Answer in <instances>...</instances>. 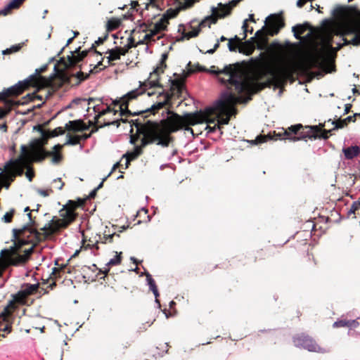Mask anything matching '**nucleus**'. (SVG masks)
I'll list each match as a JSON object with an SVG mask.
<instances>
[{
    "label": "nucleus",
    "mask_w": 360,
    "mask_h": 360,
    "mask_svg": "<svg viewBox=\"0 0 360 360\" xmlns=\"http://www.w3.org/2000/svg\"><path fill=\"white\" fill-rule=\"evenodd\" d=\"M27 297H28L22 290L18 291L16 294L13 295V299L18 305L25 304Z\"/></svg>",
    "instance_id": "31"
},
{
    "label": "nucleus",
    "mask_w": 360,
    "mask_h": 360,
    "mask_svg": "<svg viewBox=\"0 0 360 360\" xmlns=\"http://www.w3.org/2000/svg\"><path fill=\"white\" fill-rule=\"evenodd\" d=\"M108 37V34L103 37H99L88 50L81 51V47L76 49L74 51H71V56H68L66 59L64 58H60V63H64L66 68H72L77 65L86 57H89V60L91 57H96V60H98L99 57L103 56V51H97L96 47L103 44Z\"/></svg>",
    "instance_id": "11"
},
{
    "label": "nucleus",
    "mask_w": 360,
    "mask_h": 360,
    "mask_svg": "<svg viewBox=\"0 0 360 360\" xmlns=\"http://www.w3.org/2000/svg\"><path fill=\"white\" fill-rule=\"evenodd\" d=\"M198 0H185L184 3L179 2V8L181 9H186L191 8Z\"/></svg>",
    "instance_id": "44"
},
{
    "label": "nucleus",
    "mask_w": 360,
    "mask_h": 360,
    "mask_svg": "<svg viewBox=\"0 0 360 360\" xmlns=\"http://www.w3.org/2000/svg\"><path fill=\"white\" fill-rule=\"evenodd\" d=\"M137 134L131 136L130 139V143L132 144H135V143L139 139V134L136 132Z\"/></svg>",
    "instance_id": "62"
},
{
    "label": "nucleus",
    "mask_w": 360,
    "mask_h": 360,
    "mask_svg": "<svg viewBox=\"0 0 360 360\" xmlns=\"http://www.w3.org/2000/svg\"><path fill=\"white\" fill-rule=\"evenodd\" d=\"M15 213V210L12 208L9 212H6L2 217V220L5 223H11L13 221V216Z\"/></svg>",
    "instance_id": "43"
},
{
    "label": "nucleus",
    "mask_w": 360,
    "mask_h": 360,
    "mask_svg": "<svg viewBox=\"0 0 360 360\" xmlns=\"http://www.w3.org/2000/svg\"><path fill=\"white\" fill-rule=\"evenodd\" d=\"M292 342L296 347L302 348L311 352L324 353L326 350L319 346L309 335L305 333L297 334L292 338Z\"/></svg>",
    "instance_id": "16"
},
{
    "label": "nucleus",
    "mask_w": 360,
    "mask_h": 360,
    "mask_svg": "<svg viewBox=\"0 0 360 360\" xmlns=\"http://www.w3.org/2000/svg\"><path fill=\"white\" fill-rule=\"evenodd\" d=\"M239 43H240V39L237 36H235L233 39L229 40V49L231 51H236Z\"/></svg>",
    "instance_id": "40"
},
{
    "label": "nucleus",
    "mask_w": 360,
    "mask_h": 360,
    "mask_svg": "<svg viewBox=\"0 0 360 360\" xmlns=\"http://www.w3.org/2000/svg\"><path fill=\"white\" fill-rule=\"evenodd\" d=\"M37 127L38 131L41 132L42 138L34 140L30 144V148L25 145H22L20 146V155L16 159L9 161L13 178H15L16 176H22L24 174V168L35 162V159L40 154L37 151L40 150V149L46 151L44 146L47 144L48 139H49L47 136V132L40 125H38Z\"/></svg>",
    "instance_id": "7"
},
{
    "label": "nucleus",
    "mask_w": 360,
    "mask_h": 360,
    "mask_svg": "<svg viewBox=\"0 0 360 360\" xmlns=\"http://www.w3.org/2000/svg\"><path fill=\"white\" fill-rule=\"evenodd\" d=\"M285 26L284 18L280 15H271L266 19V25L263 27L262 29L257 30L254 37L250 39L252 41L257 39L260 41V44L257 45V49H263L262 43H266L267 41V35L274 36L277 34L281 29Z\"/></svg>",
    "instance_id": "14"
},
{
    "label": "nucleus",
    "mask_w": 360,
    "mask_h": 360,
    "mask_svg": "<svg viewBox=\"0 0 360 360\" xmlns=\"http://www.w3.org/2000/svg\"><path fill=\"white\" fill-rule=\"evenodd\" d=\"M311 27L310 25L307 22L304 24H298L295 26L292 27V32L295 37L297 39H301L303 41L308 40L311 37V33H308L305 37H302L301 35L303 34L308 29Z\"/></svg>",
    "instance_id": "22"
},
{
    "label": "nucleus",
    "mask_w": 360,
    "mask_h": 360,
    "mask_svg": "<svg viewBox=\"0 0 360 360\" xmlns=\"http://www.w3.org/2000/svg\"><path fill=\"white\" fill-rule=\"evenodd\" d=\"M25 0H12L3 8V13L8 15L13 9L18 8Z\"/></svg>",
    "instance_id": "28"
},
{
    "label": "nucleus",
    "mask_w": 360,
    "mask_h": 360,
    "mask_svg": "<svg viewBox=\"0 0 360 360\" xmlns=\"http://www.w3.org/2000/svg\"><path fill=\"white\" fill-rule=\"evenodd\" d=\"M239 1V0H231L229 2V4H226L228 8H226L225 9L228 10V12H231V10L237 6Z\"/></svg>",
    "instance_id": "53"
},
{
    "label": "nucleus",
    "mask_w": 360,
    "mask_h": 360,
    "mask_svg": "<svg viewBox=\"0 0 360 360\" xmlns=\"http://www.w3.org/2000/svg\"><path fill=\"white\" fill-rule=\"evenodd\" d=\"M122 252H116V255L114 258L110 259V261L107 263L108 266H112L115 265H119L122 262Z\"/></svg>",
    "instance_id": "37"
},
{
    "label": "nucleus",
    "mask_w": 360,
    "mask_h": 360,
    "mask_svg": "<svg viewBox=\"0 0 360 360\" xmlns=\"http://www.w3.org/2000/svg\"><path fill=\"white\" fill-rule=\"evenodd\" d=\"M160 1H162V0H149V3L146 4V8L148 9L149 6L158 8L160 7Z\"/></svg>",
    "instance_id": "50"
},
{
    "label": "nucleus",
    "mask_w": 360,
    "mask_h": 360,
    "mask_svg": "<svg viewBox=\"0 0 360 360\" xmlns=\"http://www.w3.org/2000/svg\"><path fill=\"white\" fill-rule=\"evenodd\" d=\"M167 58L168 53H162L158 65L150 73L148 79L141 83L139 88L112 101L114 107L120 105L121 116L155 115L172 100L186 99L188 93L184 78L169 79L168 91H165L160 83V76L167 68Z\"/></svg>",
    "instance_id": "2"
},
{
    "label": "nucleus",
    "mask_w": 360,
    "mask_h": 360,
    "mask_svg": "<svg viewBox=\"0 0 360 360\" xmlns=\"http://www.w3.org/2000/svg\"><path fill=\"white\" fill-rule=\"evenodd\" d=\"M94 124L91 121H89V124L87 125L84 122L83 120H73V121H69L65 124V128L66 130H68L69 131H73V132L83 131L85 130H88L89 129V127L92 126Z\"/></svg>",
    "instance_id": "21"
},
{
    "label": "nucleus",
    "mask_w": 360,
    "mask_h": 360,
    "mask_svg": "<svg viewBox=\"0 0 360 360\" xmlns=\"http://www.w3.org/2000/svg\"><path fill=\"white\" fill-rule=\"evenodd\" d=\"M359 325V323L355 320H339L333 323V327H348V328H356Z\"/></svg>",
    "instance_id": "25"
},
{
    "label": "nucleus",
    "mask_w": 360,
    "mask_h": 360,
    "mask_svg": "<svg viewBox=\"0 0 360 360\" xmlns=\"http://www.w3.org/2000/svg\"><path fill=\"white\" fill-rule=\"evenodd\" d=\"M127 116H121L120 109L115 110V108H112L111 105L108 106L105 110H103L95 116L96 124L94 125L90 133L94 134L98 130V128L103 127L105 126L116 125L118 127L120 125V122H128Z\"/></svg>",
    "instance_id": "12"
},
{
    "label": "nucleus",
    "mask_w": 360,
    "mask_h": 360,
    "mask_svg": "<svg viewBox=\"0 0 360 360\" xmlns=\"http://www.w3.org/2000/svg\"><path fill=\"white\" fill-rule=\"evenodd\" d=\"M140 116L128 122L137 129V133L141 134L142 138L139 146H135L134 150L123 155V158H126L125 169L129 167L131 161L136 160L143 153V149L146 146L155 144L162 148L169 147L174 141V137L172 134L179 131L171 115L160 121L146 120L148 115Z\"/></svg>",
    "instance_id": "3"
},
{
    "label": "nucleus",
    "mask_w": 360,
    "mask_h": 360,
    "mask_svg": "<svg viewBox=\"0 0 360 360\" xmlns=\"http://www.w3.org/2000/svg\"><path fill=\"white\" fill-rule=\"evenodd\" d=\"M30 165H29V166L25 167L24 169H27V172H25V176L30 181H32L34 176V172L33 171V169H32Z\"/></svg>",
    "instance_id": "46"
},
{
    "label": "nucleus",
    "mask_w": 360,
    "mask_h": 360,
    "mask_svg": "<svg viewBox=\"0 0 360 360\" xmlns=\"http://www.w3.org/2000/svg\"><path fill=\"white\" fill-rule=\"evenodd\" d=\"M70 267L68 264H61L58 267H54L52 271V276L54 278L61 277L63 274H71Z\"/></svg>",
    "instance_id": "26"
},
{
    "label": "nucleus",
    "mask_w": 360,
    "mask_h": 360,
    "mask_svg": "<svg viewBox=\"0 0 360 360\" xmlns=\"http://www.w3.org/2000/svg\"><path fill=\"white\" fill-rule=\"evenodd\" d=\"M253 61L250 76L238 63L226 65L224 69L214 72L230 92L224 93L214 106L204 112L197 111L183 115L167 110V113L172 115L179 131L184 129L193 134L190 126L204 122L214 123L216 119L219 127L228 124L231 117L237 112L236 104L248 102L252 100V95L266 88L282 89L293 75L292 68L274 66L268 61L264 53H261Z\"/></svg>",
    "instance_id": "1"
},
{
    "label": "nucleus",
    "mask_w": 360,
    "mask_h": 360,
    "mask_svg": "<svg viewBox=\"0 0 360 360\" xmlns=\"http://www.w3.org/2000/svg\"><path fill=\"white\" fill-rule=\"evenodd\" d=\"M169 25L168 18L162 16L161 18L155 24L153 22H143L136 28L132 30V33L146 32H149L143 36L142 39H139L138 44H148L152 41H155L160 37H158L155 39L154 37L155 35L159 34L160 32L167 30V25Z\"/></svg>",
    "instance_id": "13"
},
{
    "label": "nucleus",
    "mask_w": 360,
    "mask_h": 360,
    "mask_svg": "<svg viewBox=\"0 0 360 360\" xmlns=\"http://www.w3.org/2000/svg\"><path fill=\"white\" fill-rule=\"evenodd\" d=\"M23 45V43L22 44H17V45H14V46H12L10 49L11 50V52L12 53H15V52H17L18 51H20L22 48Z\"/></svg>",
    "instance_id": "57"
},
{
    "label": "nucleus",
    "mask_w": 360,
    "mask_h": 360,
    "mask_svg": "<svg viewBox=\"0 0 360 360\" xmlns=\"http://www.w3.org/2000/svg\"><path fill=\"white\" fill-rule=\"evenodd\" d=\"M24 212H29L27 213V217L29 218V224H27V226H29L30 227H32V228L38 229V224L36 222L35 217H32V210H30V207H25L24 210Z\"/></svg>",
    "instance_id": "34"
},
{
    "label": "nucleus",
    "mask_w": 360,
    "mask_h": 360,
    "mask_svg": "<svg viewBox=\"0 0 360 360\" xmlns=\"http://www.w3.org/2000/svg\"><path fill=\"white\" fill-rule=\"evenodd\" d=\"M28 98V101H32L35 99H38L40 101H41L43 99L42 96L37 95L36 93L27 94L25 98Z\"/></svg>",
    "instance_id": "52"
},
{
    "label": "nucleus",
    "mask_w": 360,
    "mask_h": 360,
    "mask_svg": "<svg viewBox=\"0 0 360 360\" xmlns=\"http://www.w3.org/2000/svg\"><path fill=\"white\" fill-rule=\"evenodd\" d=\"M327 53L328 54L326 55V65L327 67V68H328L329 70H331V72L335 69V65L333 63H330L329 60H328V58L330 56H333V57H335L336 55H337V52L339 51V50H336V47H333V49H327Z\"/></svg>",
    "instance_id": "30"
},
{
    "label": "nucleus",
    "mask_w": 360,
    "mask_h": 360,
    "mask_svg": "<svg viewBox=\"0 0 360 360\" xmlns=\"http://www.w3.org/2000/svg\"><path fill=\"white\" fill-rule=\"evenodd\" d=\"M11 328H12L11 326L9 324H7L3 329H0V331L6 332L7 333H9L11 332ZM0 337L5 338V335L0 333Z\"/></svg>",
    "instance_id": "56"
},
{
    "label": "nucleus",
    "mask_w": 360,
    "mask_h": 360,
    "mask_svg": "<svg viewBox=\"0 0 360 360\" xmlns=\"http://www.w3.org/2000/svg\"><path fill=\"white\" fill-rule=\"evenodd\" d=\"M218 10L217 8H212V15L207 17L205 20H203L200 24L199 27H210L211 24H215L217 22L218 17L217 15Z\"/></svg>",
    "instance_id": "24"
},
{
    "label": "nucleus",
    "mask_w": 360,
    "mask_h": 360,
    "mask_svg": "<svg viewBox=\"0 0 360 360\" xmlns=\"http://www.w3.org/2000/svg\"><path fill=\"white\" fill-rule=\"evenodd\" d=\"M181 8L179 7L177 8H169L167 10L166 13L163 15V16L168 18V20L171 18H175L179 13Z\"/></svg>",
    "instance_id": "42"
},
{
    "label": "nucleus",
    "mask_w": 360,
    "mask_h": 360,
    "mask_svg": "<svg viewBox=\"0 0 360 360\" xmlns=\"http://www.w3.org/2000/svg\"><path fill=\"white\" fill-rule=\"evenodd\" d=\"M39 284H25L20 290H22L27 297L37 292Z\"/></svg>",
    "instance_id": "27"
},
{
    "label": "nucleus",
    "mask_w": 360,
    "mask_h": 360,
    "mask_svg": "<svg viewBox=\"0 0 360 360\" xmlns=\"http://www.w3.org/2000/svg\"><path fill=\"white\" fill-rule=\"evenodd\" d=\"M333 36L328 35L322 41L321 49L316 48L314 51L309 53L304 58V65L307 70L318 68L326 73L331 72L326 65L327 49H333Z\"/></svg>",
    "instance_id": "10"
},
{
    "label": "nucleus",
    "mask_w": 360,
    "mask_h": 360,
    "mask_svg": "<svg viewBox=\"0 0 360 360\" xmlns=\"http://www.w3.org/2000/svg\"><path fill=\"white\" fill-rule=\"evenodd\" d=\"M243 29L244 31V37L243 39H245L247 37V32L252 33L253 28L251 27L250 29H248V20H245L243 25Z\"/></svg>",
    "instance_id": "49"
},
{
    "label": "nucleus",
    "mask_w": 360,
    "mask_h": 360,
    "mask_svg": "<svg viewBox=\"0 0 360 360\" xmlns=\"http://www.w3.org/2000/svg\"><path fill=\"white\" fill-rule=\"evenodd\" d=\"M63 146L60 144L55 145L53 147V150L51 151H44L42 149L37 151L39 152V155L35 159L34 162H43L47 157H51V162L53 164H59L63 159V156L60 153Z\"/></svg>",
    "instance_id": "17"
},
{
    "label": "nucleus",
    "mask_w": 360,
    "mask_h": 360,
    "mask_svg": "<svg viewBox=\"0 0 360 360\" xmlns=\"http://www.w3.org/2000/svg\"><path fill=\"white\" fill-rule=\"evenodd\" d=\"M53 182L56 184V188L58 190H61L65 185V183L61 180L60 178L54 179Z\"/></svg>",
    "instance_id": "51"
},
{
    "label": "nucleus",
    "mask_w": 360,
    "mask_h": 360,
    "mask_svg": "<svg viewBox=\"0 0 360 360\" xmlns=\"http://www.w3.org/2000/svg\"><path fill=\"white\" fill-rule=\"evenodd\" d=\"M121 25L120 20L117 18H111L108 21L107 29L109 31H113L117 30Z\"/></svg>",
    "instance_id": "32"
},
{
    "label": "nucleus",
    "mask_w": 360,
    "mask_h": 360,
    "mask_svg": "<svg viewBox=\"0 0 360 360\" xmlns=\"http://www.w3.org/2000/svg\"><path fill=\"white\" fill-rule=\"evenodd\" d=\"M272 250L273 248L271 246L257 250L252 252L250 259L253 263L265 260L274 253Z\"/></svg>",
    "instance_id": "20"
},
{
    "label": "nucleus",
    "mask_w": 360,
    "mask_h": 360,
    "mask_svg": "<svg viewBox=\"0 0 360 360\" xmlns=\"http://www.w3.org/2000/svg\"><path fill=\"white\" fill-rule=\"evenodd\" d=\"M335 34L342 37L345 44L353 45L352 41L354 39L360 41L356 19L353 22H345L341 24L338 30L335 32Z\"/></svg>",
    "instance_id": "15"
},
{
    "label": "nucleus",
    "mask_w": 360,
    "mask_h": 360,
    "mask_svg": "<svg viewBox=\"0 0 360 360\" xmlns=\"http://www.w3.org/2000/svg\"><path fill=\"white\" fill-rule=\"evenodd\" d=\"M307 2V0H298L297 1V6L299 8H302Z\"/></svg>",
    "instance_id": "64"
},
{
    "label": "nucleus",
    "mask_w": 360,
    "mask_h": 360,
    "mask_svg": "<svg viewBox=\"0 0 360 360\" xmlns=\"http://www.w3.org/2000/svg\"><path fill=\"white\" fill-rule=\"evenodd\" d=\"M146 279L150 290L158 288L154 279L152 278L151 275L149 273L146 274Z\"/></svg>",
    "instance_id": "47"
},
{
    "label": "nucleus",
    "mask_w": 360,
    "mask_h": 360,
    "mask_svg": "<svg viewBox=\"0 0 360 360\" xmlns=\"http://www.w3.org/2000/svg\"><path fill=\"white\" fill-rule=\"evenodd\" d=\"M37 193L41 195V196H44V197H46V196H49L51 193H53V191L52 189H46V190H44V189H38L37 190Z\"/></svg>",
    "instance_id": "54"
},
{
    "label": "nucleus",
    "mask_w": 360,
    "mask_h": 360,
    "mask_svg": "<svg viewBox=\"0 0 360 360\" xmlns=\"http://www.w3.org/2000/svg\"><path fill=\"white\" fill-rule=\"evenodd\" d=\"M139 45H141V44H138V41H134V39L132 37H129L127 38V44L124 46H115L113 49H108L105 51H103V54L104 53L105 56L99 57L100 60L98 61V63L94 65V68L89 70V73H84L80 70L76 74L70 75L68 77L67 82L72 86H78L82 82L89 79L90 74H97L108 66L115 65L117 60L120 59L121 56H124L129 49Z\"/></svg>",
    "instance_id": "6"
},
{
    "label": "nucleus",
    "mask_w": 360,
    "mask_h": 360,
    "mask_svg": "<svg viewBox=\"0 0 360 360\" xmlns=\"http://www.w3.org/2000/svg\"><path fill=\"white\" fill-rule=\"evenodd\" d=\"M67 137L68 140L64 145L75 146L80 143V138L79 137V135L72 136L70 134H68Z\"/></svg>",
    "instance_id": "36"
},
{
    "label": "nucleus",
    "mask_w": 360,
    "mask_h": 360,
    "mask_svg": "<svg viewBox=\"0 0 360 360\" xmlns=\"http://www.w3.org/2000/svg\"><path fill=\"white\" fill-rule=\"evenodd\" d=\"M219 8L218 10L217 15L219 18H224L225 16L229 15L231 12H228V10L225 9L228 8L226 4H222L221 3L219 4Z\"/></svg>",
    "instance_id": "39"
},
{
    "label": "nucleus",
    "mask_w": 360,
    "mask_h": 360,
    "mask_svg": "<svg viewBox=\"0 0 360 360\" xmlns=\"http://www.w3.org/2000/svg\"><path fill=\"white\" fill-rule=\"evenodd\" d=\"M40 230L24 226L22 229H13V245L8 249L1 250L2 258L9 264L17 265L27 261L33 252L34 247L43 240L47 239L52 234H49V229L46 224Z\"/></svg>",
    "instance_id": "4"
},
{
    "label": "nucleus",
    "mask_w": 360,
    "mask_h": 360,
    "mask_svg": "<svg viewBox=\"0 0 360 360\" xmlns=\"http://www.w3.org/2000/svg\"><path fill=\"white\" fill-rule=\"evenodd\" d=\"M148 33H149V32H139V33L134 34V33H132V30H131L130 35L129 37H132L135 39L136 36L139 34L138 39H142L145 34H148ZM139 41V40H138V41Z\"/></svg>",
    "instance_id": "55"
},
{
    "label": "nucleus",
    "mask_w": 360,
    "mask_h": 360,
    "mask_svg": "<svg viewBox=\"0 0 360 360\" xmlns=\"http://www.w3.org/2000/svg\"><path fill=\"white\" fill-rule=\"evenodd\" d=\"M84 200L79 198L77 201L69 200L59 211L60 219L53 217L46 224L49 229V234H55L61 229H67L77 219L78 214L76 210L82 206Z\"/></svg>",
    "instance_id": "9"
},
{
    "label": "nucleus",
    "mask_w": 360,
    "mask_h": 360,
    "mask_svg": "<svg viewBox=\"0 0 360 360\" xmlns=\"http://www.w3.org/2000/svg\"><path fill=\"white\" fill-rule=\"evenodd\" d=\"M355 122V116H348L345 119H338L333 121L334 127L331 129H324L325 124L320 123L314 126H303L302 124L292 125L288 129L283 130V132L269 133L266 135H259L255 139L250 141L252 145H258L271 140L277 141L278 139H289L293 141L304 140L306 139H328L331 135L333 130L342 129L347 126L348 123Z\"/></svg>",
    "instance_id": "5"
},
{
    "label": "nucleus",
    "mask_w": 360,
    "mask_h": 360,
    "mask_svg": "<svg viewBox=\"0 0 360 360\" xmlns=\"http://www.w3.org/2000/svg\"><path fill=\"white\" fill-rule=\"evenodd\" d=\"M243 47L245 48V49H240V52L244 53L248 56L251 55L255 50V46L250 41H245L243 44Z\"/></svg>",
    "instance_id": "35"
},
{
    "label": "nucleus",
    "mask_w": 360,
    "mask_h": 360,
    "mask_svg": "<svg viewBox=\"0 0 360 360\" xmlns=\"http://www.w3.org/2000/svg\"><path fill=\"white\" fill-rule=\"evenodd\" d=\"M227 40L224 36H221L219 40H217V43L214 44V48L212 49H209L206 51V53L212 54L215 52V51L219 47V41H225Z\"/></svg>",
    "instance_id": "45"
},
{
    "label": "nucleus",
    "mask_w": 360,
    "mask_h": 360,
    "mask_svg": "<svg viewBox=\"0 0 360 360\" xmlns=\"http://www.w3.org/2000/svg\"><path fill=\"white\" fill-rule=\"evenodd\" d=\"M200 27H199L198 28H195L193 30L188 32H184L183 38L189 39L193 37H196L197 36H198V34L200 32Z\"/></svg>",
    "instance_id": "41"
},
{
    "label": "nucleus",
    "mask_w": 360,
    "mask_h": 360,
    "mask_svg": "<svg viewBox=\"0 0 360 360\" xmlns=\"http://www.w3.org/2000/svg\"><path fill=\"white\" fill-rule=\"evenodd\" d=\"M360 209V202L359 201H354L351 205V207L349 210V214H354L356 211Z\"/></svg>",
    "instance_id": "48"
},
{
    "label": "nucleus",
    "mask_w": 360,
    "mask_h": 360,
    "mask_svg": "<svg viewBox=\"0 0 360 360\" xmlns=\"http://www.w3.org/2000/svg\"><path fill=\"white\" fill-rule=\"evenodd\" d=\"M18 307V304L13 299H12L8 302L7 306L5 307L4 311L7 314H11L13 312L15 311Z\"/></svg>",
    "instance_id": "38"
},
{
    "label": "nucleus",
    "mask_w": 360,
    "mask_h": 360,
    "mask_svg": "<svg viewBox=\"0 0 360 360\" xmlns=\"http://www.w3.org/2000/svg\"><path fill=\"white\" fill-rule=\"evenodd\" d=\"M342 152L347 160H352L360 154V148L357 146L343 148Z\"/></svg>",
    "instance_id": "23"
},
{
    "label": "nucleus",
    "mask_w": 360,
    "mask_h": 360,
    "mask_svg": "<svg viewBox=\"0 0 360 360\" xmlns=\"http://www.w3.org/2000/svg\"><path fill=\"white\" fill-rule=\"evenodd\" d=\"M356 21H357V26H358V32L359 35V40H360V11H358L357 13L356 14Z\"/></svg>",
    "instance_id": "59"
},
{
    "label": "nucleus",
    "mask_w": 360,
    "mask_h": 360,
    "mask_svg": "<svg viewBox=\"0 0 360 360\" xmlns=\"http://www.w3.org/2000/svg\"><path fill=\"white\" fill-rule=\"evenodd\" d=\"M49 81L41 75H31L27 79L18 82L16 84L4 89L0 93V110H11L12 107L18 103L9 97H17L30 87L41 88L46 86Z\"/></svg>",
    "instance_id": "8"
},
{
    "label": "nucleus",
    "mask_w": 360,
    "mask_h": 360,
    "mask_svg": "<svg viewBox=\"0 0 360 360\" xmlns=\"http://www.w3.org/2000/svg\"><path fill=\"white\" fill-rule=\"evenodd\" d=\"M91 136V133H89V134H84L80 136L79 135V137L80 138V141H86V139L90 138Z\"/></svg>",
    "instance_id": "61"
},
{
    "label": "nucleus",
    "mask_w": 360,
    "mask_h": 360,
    "mask_svg": "<svg viewBox=\"0 0 360 360\" xmlns=\"http://www.w3.org/2000/svg\"><path fill=\"white\" fill-rule=\"evenodd\" d=\"M213 124H214L213 127H211L210 125L207 126L206 128L209 129V131H210V132L214 131L217 128L221 129V127L218 126V124L217 123L214 122Z\"/></svg>",
    "instance_id": "60"
},
{
    "label": "nucleus",
    "mask_w": 360,
    "mask_h": 360,
    "mask_svg": "<svg viewBox=\"0 0 360 360\" xmlns=\"http://www.w3.org/2000/svg\"><path fill=\"white\" fill-rule=\"evenodd\" d=\"M358 11L349 6L338 5L333 11V16L338 20H346L352 15H356Z\"/></svg>",
    "instance_id": "18"
},
{
    "label": "nucleus",
    "mask_w": 360,
    "mask_h": 360,
    "mask_svg": "<svg viewBox=\"0 0 360 360\" xmlns=\"http://www.w3.org/2000/svg\"><path fill=\"white\" fill-rule=\"evenodd\" d=\"M48 137L53 138L65 134V129L62 127H57L53 130H46Z\"/></svg>",
    "instance_id": "33"
},
{
    "label": "nucleus",
    "mask_w": 360,
    "mask_h": 360,
    "mask_svg": "<svg viewBox=\"0 0 360 360\" xmlns=\"http://www.w3.org/2000/svg\"><path fill=\"white\" fill-rule=\"evenodd\" d=\"M131 6L132 9L135 10L136 11H139V4L137 1H131Z\"/></svg>",
    "instance_id": "63"
},
{
    "label": "nucleus",
    "mask_w": 360,
    "mask_h": 360,
    "mask_svg": "<svg viewBox=\"0 0 360 360\" xmlns=\"http://www.w3.org/2000/svg\"><path fill=\"white\" fill-rule=\"evenodd\" d=\"M327 53L328 54L326 55V65L327 67V68H328L329 70H331V72L335 69V65L333 63H330L329 60H328V58L330 56H333V57H335L336 55H337V52L339 51V50H336V47H333V49H327Z\"/></svg>",
    "instance_id": "29"
},
{
    "label": "nucleus",
    "mask_w": 360,
    "mask_h": 360,
    "mask_svg": "<svg viewBox=\"0 0 360 360\" xmlns=\"http://www.w3.org/2000/svg\"><path fill=\"white\" fill-rule=\"evenodd\" d=\"M246 257H247L246 256L240 255V256H238V257H236L234 259H236L237 261L241 262V264L243 265H245L247 264V262H245Z\"/></svg>",
    "instance_id": "58"
},
{
    "label": "nucleus",
    "mask_w": 360,
    "mask_h": 360,
    "mask_svg": "<svg viewBox=\"0 0 360 360\" xmlns=\"http://www.w3.org/2000/svg\"><path fill=\"white\" fill-rule=\"evenodd\" d=\"M115 236L119 238L120 235L115 233L108 234L105 233L103 236H99V240H96L95 243H93L92 241H91V240H89V243H86V240H83V246L85 247V248H95L96 250H98L99 243H110L112 242L113 238Z\"/></svg>",
    "instance_id": "19"
}]
</instances>
